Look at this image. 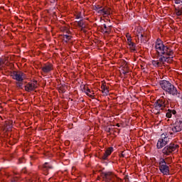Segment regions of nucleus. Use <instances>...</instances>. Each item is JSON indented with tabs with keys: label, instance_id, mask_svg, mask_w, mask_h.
I'll return each mask as SVG.
<instances>
[{
	"label": "nucleus",
	"instance_id": "obj_1",
	"mask_svg": "<svg viewBox=\"0 0 182 182\" xmlns=\"http://www.w3.org/2000/svg\"><path fill=\"white\" fill-rule=\"evenodd\" d=\"M156 55L151 63L154 68H162L166 63H173L174 50L170 46H165L161 39L158 38L155 42Z\"/></svg>",
	"mask_w": 182,
	"mask_h": 182
},
{
	"label": "nucleus",
	"instance_id": "obj_2",
	"mask_svg": "<svg viewBox=\"0 0 182 182\" xmlns=\"http://www.w3.org/2000/svg\"><path fill=\"white\" fill-rule=\"evenodd\" d=\"M166 107H168V101L164 97H161L154 102L153 112L155 114H160Z\"/></svg>",
	"mask_w": 182,
	"mask_h": 182
},
{
	"label": "nucleus",
	"instance_id": "obj_3",
	"mask_svg": "<svg viewBox=\"0 0 182 182\" xmlns=\"http://www.w3.org/2000/svg\"><path fill=\"white\" fill-rule=\"evenodd\" d=\"M10 76L14 79V80H16V87L22 89V86H23V81L26 79V75L22 71L18 70L11 72Z\"/></svg>",
	"mask_w": 182,
	"mask_h": 182
},
{
	"label": "nucleus",
	"instance_id": "obj_4",
	"mask_svg": "<svg viewBox=\"0 0 182 182\" xmlns=\"http://www.w3.org/2000/svg\"><path fill=\"white\" fill-rule=\"evenodd\" d=\"M182 130V120L180 119H176V122L173 124L172 127H168L167 130L168 134L173 136L176 133H178Z\"/></svg>",
	"mask_w": 182,
	"mask_h": 182
},
{
	"label": "nucleus",
	"instance_id": "obj_5",
	"mask_svg": "<svg viewBox=\"0 0 182 182\" xmlns=\"http://www.w3.org/2000/svg\"><path fill=\"white\" fill-rule=\"evenodd\" d=\"M178 149H180V145H178L177 142H171L162 149V154L164 156H170V154L176 151Z\"/></svg>",
	"mask_w": 182,
	"mask_h": 182
},
{
	"label": "nucleus",
	"instance_id": "obj_6",
	"mask_svg": "<svg viewBox=\"0 0 182 182\" xmlns=\"http://www.w3.org/2000/svg\"><path fill=\"white\" fill-rule=\"evenodd\" d=\"M159 168L161 173L164 176H168L170 174V167L167 165V162L166 161V159L161 158L158 163Z\"/></svg>",
	"mask_w": 182,
	"mask_h": 182
},
{
	"label": "nucleus",
	"instance_id": "obj_7",
	"mask_svg": "<svg viewBox=\"0 0 182 182\" xmlns=\"http://www.w3.org/2000/svg\"><path fill=\"white\" fill-rule=\"evenodd\" d=\"M168 134H162L161 135L160 139H159L157 144H156V148L160 149H163L165 146H167L168 143H170V138L168 136H167Z\"/></svg>",
	"mask_w": 182,
	"mask_h": 182
},
{
	"label": "nucleus",
	"instance_id": "obj_8",
	"mask_svg": "<svg viewBox=\"0 0 182 182\" xmlns=\"http://www.w3.org/2000/svg\"><path fill=\"white\" fill-rule=\"evenodd\" d=\"M102 175L107 182H115L116 178H119L113 172H105Z\"/></svg>",
	"mask_w": 182,
	"mask_h": 182
},
{
	"label": "nucleus",
	"instance_id": "obj_9",
	"mask_svg": "<svg viewBox=\"0 0 182 182\" xmlns=\"http://www.w3.org/2000/svg\"><path fill=\"white\" fill-rule=\"evenodd\" d=\"M36 89H38V81L36 80H34L33 82H28L24 86V90L28 92H33Z\"/></svg>",
	"mask_w": 182,
	"mask_h": 182
},
{
	"label": "nucleus",
	"instance_id": "obj_10",
	"mask_svg": "<svg viewBox=\"0 0 182 182\" xmlns=\"http://www.w3.org/2000/svg\"><path fill=\"white\" fill-rule=\"evenodd\" d=\"M55 68L53 67V64L51 63H46L43 65L41 67V70L44 75H48V73H50L52 70H53Z\"/></svg>",
	"mask_w": 182,
	"mask_h": 182
},
{
	"label": "nucleus",
	"instance_id": "obj_11",
	"mask_svg": "<svg viewBox=\"0 0 182 182\" xmlns=\"http://www.w3.org/2000/svg\"><path fill=\"white\" fill-rule=\"evenodd\" d=\"M136 37L138 38V43H146L149 42V38L147 37V34L144 32L143 33H139L136 35Z\"/></svg>",
	"mask_w": 182,
	"mask_h": 182
},
{
	"label": "nucleus",
	"instance_id": "obj_12",
	"mask_svg": "<svg viewBox=\"0 0 182 182\" xmlns=\"http://www.w3.org/2000/svg\"><path fill=\"white\" fill-rule=\"evenodd\" d=\"M159 85H160L161 89H163V90H164V92H166L168 90V89H170L171 87L173 84H171V82H170V81L163 80L159 82Z\"/></svg>",
	"mask_w": 182,
	"mask_h": 182
},
{
	"label": "nucleus",
	"instance_id": "obj_13",
	"mask_svg": "<svg viewBox=\"0 0 182 182\" xmlns=\"http://www.w3.org/2000/svg\"><path fill=\"white\" fill-rule=\"evenodd\" d=\"M166 93V95H170V96H180V92H178L177 87L174 85H172Z\"/></svg>",
	"mask_w": 182,
	"mask_h": 182
},
{
	"label": "nucleus",
	"instance_id": "obj_14",
	"mask_svg": "<svg viewBox=\"0 0 182 182\" xmlns=\"http://www.w3.org/2000/svg\"><path fill=\"white\" fill-rule=\"evenodd\" d=\"M98 14L103 15L104 16H109L112 14V9L107 6H105L103 9L98 11Z\"/></svg>",
	"mask_w": 182,
	"mask_h": 182
},
{
	"label": "nucleus",
	"instance_id": "obj_15",
	"mask_svg": "<svg viewBox=\"0 0 182 182\" xmlns=\"http://www.w3.org/2000/svg\"><path fill=\"white\" fill-rule=\"evenodd\" d=\"M52 168H53V166L49 162H46L42 166V170L45 172L46 176L48 174L49 170H52Z\"/></svg>",
	"mask_w": 182,
	"mask_h": 182
},
{
	"label": "nucleus",
	"instance_id": "obj_16",
	"mask_svg": "<svg viewBox=\"0 0 182 182\" xmlns=\"http://www.w3.org/2000/svg\"><path fill=\"white\" fill-rule=\"evenodd\" d=\"M172 116H177V111L176 109H168L166 113L167 119H171Z\"/></svg>",
	"mask_w": 182,
	"mask_h": 182
},
{
	"label": "nucleus",
	"instance_id": "obj_17",
	"mask_svg": "<svg viewBox=\"0 0 182 182\" xmlns=\"http://www.w3.org/2000/svg\"><path fill=\"white\" fill-rule=\"evenodd\" d=\"M113 153V147H109L105 151L104 155L102 156V160H107V156Z\"/></svg>",
	"mask_w": 182,
	"mask_h": 182
},
{
	"label": "nucleus",
	"instance_id": "obj_18",
	"mask_svg": "<svg viewBox=\"0 0 182 182\" xmlns=\"http://www.w3.org/2000/svg\"><path fill=\"white\" fill-rule=\"evenodd\" d=\"M102 92L105 93V95H109V88L106 85V82H102L101 85Z\"/></svg>",
	"mask_w": 182,
	"mask_h": 182
},
{
	"label": "nucleus",
	"instance_id": "obj_19",
	"mask_svg": "<svg viewBox=\"0 0 182 182\" xmlns=\"http://www.w3.org/2000/svg\"><path fill=\"white\" fill-rule=\"evenodd\" d=\"M103 31L105 32V33H107L108 35L110 33V32H112V26H109L107 24H104L103 25Z\"/></svg>",
	"mask_w": 182,
	"mask_h": 182
},
{
	"label": "nucleus",
	"instance_id": "obj_20",
	"mask_svg": "<svg viewBox=\"0 0 182 182\" xmlns=\"http://www.w3.org/2000/svg\"><path fill=\"white\" fill-rule=\"evenodd\" d=\"M85 94L91 99H95V92L90 90V89L87 88V90H85Z\"/></svg>",
	"mask_w": 182,
	"mask_h": 182
},
{
	"label": "nucleus",
	"instance_id": "obj_21",
	"mask_svg": "<svg viewBox=\"0 0 182 182\" xmlns=\"http://www.w3.org/2000/svg\"><path fill=\"white\" fill-rule=\"evenodd\" d=\"M127 45L132 52H136V43H133V41H129Z\"/></svg>",
	"mask_w": 182,
	"mask_h": 182
},
{
	"label": "nucleus",
	"instance_id": "obj_22",
	"mask_svg": "<svg viewBox=\"0 0 182 182\" xmlns=\"http://www.w3.org/2000/svg\"><path fill=\"white\" fill-rule=\"evenodd\" d=\"M61 32H63L64 33H67L68 35L70 34V30H69V27L68 26H62L60 28Z\"/></svg>",
	"mask_w": 182,
	"mask_h": 182
},
{
	"label": "nucleus",
	"instance_id": "obj_23",
	"mask_svg": "<svg viewBox=\"0 0 182 182\" xmlns=\"http://www.w3.org/2000/svg\"><path fill=\"white\" fill-rule=\"evenodd\" d=\"M65 86H66L65 85H60L58 87V92L59 93H65L66 92V89H65Z\"/></svg>",
	"mask_w": 182,
	"mask_h": 182
},
{
	"label": "nucleus",
	"instance_id": "obj_24",
	"mask_svg": "<svg viewBox=\"0 0 182 182\" xmlns=\"http://www.w3.org/2000/svg\"><path fill=\"white\" fill-rule=\"evenodd\" d=\"M63 39H65V42H66V43H68V41H70V39H72V36H69L68 34H63Z\"/></svg>",
	"mask_w": 182,
	"mask_h": 182
},
{
	"label": "nucleus",
	"instance_id": "obj_25",
	"mask_svg": "<svg viewBox=\"0 0 182 182\" xmlns=\"http://www.w3.org/2000/svg\"><path fill=\"white\" fill-rule=\"evenodd\" d=\"M75 18L76 19H82V18H83L82 16V12L79 11L75 14Z\"/></svg>",
	"mask_w": 182,
	"mask_h": 182
},
{
	"label": "nucleus",
	"instance_id": "obj_26",
	"mask_svg": "<svg viewBox=\"0 0 182 182\" xmlns=\"http://www.w3.org/2000/svg\"><path fill=\"white\" fill-rule=\"evenodd\" d=\"M126 38H127V43L129 42H132V36L130 35V33H127L126 34Z\"/></svg>",
	"mask_w": 182,
	"mask_h": 182
},
{
	"label": "nucleus",
	"instance_id": "obj_27",
	"mask_svg": "<svg viewBox=\"0 0 182 182\" xmlns=\"http://www.w3.org/2000/svg\"><path fill=\"white\" fill-rule=\"evenodd\" d=\"M83 25H85V22H83V20H80L77 22V26L80 28H83Z\"/></svg>",
	"mask_w": 182,
	"mask_h": 182
},
{
	"label": "nucleus",
	"instance_id": "obj_28",
	"mask_svg": "<svg viewBox=\"0 0 182 182\" xmlns=\"http://www.w3.org/2000/svg\"><path fill=\"white\" fill-rule=\"evenodd\" d=\"M25 161H26L25 158H20V159H18V163H19L20 164H22V163H25Z\"/></svg>",
	"mask_w": 182,
	"mask_h": 182
},
{
	"label": "nucleus",
	"instance_id": "obj_29",
	"mask_svg": "<svg viewBox=\"0 0 182 182\" xmlns=\"http://www.w3.org/2000/svg\"><path fill=\"white\" fill-rule=\"evenodd\" d=\"M18 180H19V178L14 177L10 182H18Z\"/></svg>",
	"mask_w": 182,
	"mask_h": 182
},
{
	"label": "nucleus",
	"instance_id": "obj_30",
	"mask_svg": "<svg viewBox=\"0 0 182 182\" xmlns=\"http://www.w3.org/2000/svg\"><path fill=\"white\" fill-rule=\"evenodd\" d=\"M2 65H4V60L0 58V70H2Z\"/></svg>",
	"mask_w": 182,
	"mask_h": 182
},
{
	"label": "nucleus",
	"instance_id": "obj_31",
	"mask_svg": "<svg viewBox=\"0 0 182 182\" xmlns=\"http://www.w3.org/2000/svg\"><path fill=\"white\" fill-rule=\"evenodd\" d=\"M95 11H97L98 9H102V6H100V5H96L95 6Z\"/></svg>",
	"mask_w": 182,
	"mask_h": 182
},
{
	"label": "nucleus",
	"instance_id": "obj_32",
	"mask_svg": "<svg viewBox=\"0 0 182 182\" xmlns=\"http://www.w3.org/2000/svg\"><path fill=\"white\" fill-rule=\"evenodd\" d=\"M141 70H143L144 73H147V71H146V68H144V66L141 65Z\"/></svg>",
	"mask_w": 182,
	"mask_h": 182
},
{
	"label": "nucleus",
	"instance_id": "obj_33",
	"mask_svg": "<svg viewBox=\"0 0 182 182\" xmlns=\"http://www.w3.org/2000/svg\"><path fill=\"white\" fill-rule=\"evenodd\" d=\"M181 2V0H175V4H178Z\"/></svg>",
	"mask_w": 182,
	"mask_h": 182
},
{
	"label": "nucleus",
	"instance_id": "obj_34",
	"mask_svg": "<svg viewBox=\"0 0 182 182\" xmlns=\"http://www.w3.org/2000/svg\"><path fill=\"white\" fill-rule=\"evenodd\" d=\"M117 127H120V125L119 124H117Z\"/></svg>",
	"mask_w": 182,
	"mask_h": 182
},
{
	"label": "nucleus",
	"instance_id": "obj_35",
	"mask_svg": "<svg viewBox=\"0 0 182 182\" xmlns=\"http://www.w3.org/2000/svg\"><path fill=\"white\" fill-rule=\"evenodd\" d=\"M34 177L36 178L37 176H34Z\"/></svg>",
	"mask_w": 182,
	"mask_h": 182
}]
</instances>
